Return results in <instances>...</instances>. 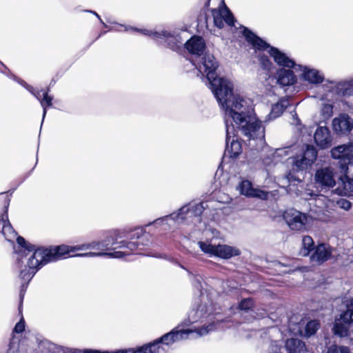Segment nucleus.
<instances>
[{"mask_svg":"<svg viewBox=\"0 0 353 353\" xmlns=\"http://www.w3.org/2000/svg\"><path fill=\"white\" fill-rule=\"evenodd\" d=\"M93 14H94L98 17V19L100 20L101 23H103V21L101 19L100 17L99 16V14L97 12H93Z\"/></svg>","mask_w":353,"mask_h":353,"instance_id":"09e8293b","label":"nucleus"},{"mask_svg":"<svg viewBox=\"0 0 353 353\" xmlns=\"http://www.w3.org/2000/svg\"><path fill=\"white\" fill-rule=\"evenodd\" d=\"M314 248V241L310 236H305L302 239V248L301 250V254L302 256H307L310 252Z\"/></svg>","mask_w":353,"mask_h":353,"instance_id":"f704fd0d","label":"nucleus"},{"mask_svg":"<svg viewBox=\"0 0 353 353\" xmlns=\"http://www.w3.org/2000/svg\"><path fill=\"white\" fill-rule=\"evenodd\" d=\"M315 182L321 188H332L336 184L334 169L324 168L318 170L314 176Z\"/></svg>","mask_w":353,"mask_h":353,"instance_id":"a211bd4d","label":"nucleus"},{"mask_svg":"<svg viewBox=\"0 0 353 353\" xmlns=\"http://www.w3.org/2000/svg\"><path fill=\"white\" fill-rule=\"evenodd\" d=\"M240 193L248 197H256L266 199L268 193L262 190L253 188L252 183L248 180H243L238 185Z\"/></svg>","mask_w":353,"mask_h":353,"instance_id":"412c9836","label":"nucleus"},{"mask_svg":"<svg viewBox=\"0 0 353 353\" xmlns=\"http://www.w3.org/2000/svg\"><path fill=\"white\" fill-rule=\"evenodd\" d=\"M138 244L133 241H125L121 239L119 233L114 236L107 237L100 241H92L82 244L83 250H93L94 252L76 254L75 256L80 257H97L107 256L108 258L120 259L134 250Z\"/></svg>","mask_w":353,"mask_h":353,"instance_id":"f03ea898","label":"nucleus"},{"mask_svg":"<svg viewBox=\"0 0 353 353\" xmlns=\"http://www.w3.org/2000/svg\"><path fill=\"white\" fill-rule=\"evenodd\" d=\"M46 252H49L48 254V259L50 261H54L58 260L60 257L63 256L64 255L68 254H70V256H73L74 255V252L77 251H83L82 244L77 245H61L59 246H56L50 249H45Z\"/></svg>","mask_w":353,"mask_h":353,"instance_id":"f3484780","label":"nucleus"},{"mask_svg":"<svg viewBox=\"0 0 353 353\" xmlns=\"http://www.w3.org/2000/svg\"><path fill=\"white\" fill-rule=\"evenodd\" d=\"M297 71H301L302 78L310 83L319 84L324 80L323 74L316 69L298 65Z\"/></svg>","mask_w":353,"mask_h":353,"instance_id":"b1692460","label":"nucleus"},{"mask_svg":"<svg viewBox=\"0 0 353 353\" xmlns=\"http://www.w3.org/2000/svg\"><path fill=\"white\" fill-rule=\"evenodd\" d=\"M331 248L328 245L322 243L319 244L315 248L314 253L310 257V260L313 263L317 264L326 261L331 256Z\"/></svg>","mask_w":353,"mask_h":353,"instance_id":"a878e982","label":"nucleus"},{"mask_svg":"<svg viewBox=\"0 0 353 353\" xmlns=\"http://www.w3.org/2000/svg\"><path fill=\"white\" fill-rule=\"evenodd\" d=\"M119 28H120L117 29L119 31H122L121 28H124V30H128L126 27H124L123 26H121V25L119 26Z\"/></svg>","mask_w":353,"mask_h":353,"instance_id":"49530a36","label":"nucleus"},{"mask_svg":"<svg viewBox=\"0 0 353 353\" xmlns=\"http://www.w3.org/2000/svg\"><path fill=\"white\" fill-rule=\"evenodd\" d=\"M16 239L17 241L18 244L20 245V248L17 251V263H19L20 262H21L23 263V258L28 256L30 252H32L34 250L35 246L27 243L24 238L21 236H18L17 235Z\"/></svg>","mask_w":353,"mask_h":353,"instance_id":"bb28decb","label":"nucleus"},{"mask_svg":"<svg viewBox=\"0 0 353 353\" xmlns=\"http://www.w3.org/2000/svg\"><path fill=\"white\" fill-rule=\"evenodd\" d=\"M261 62H262V64L263 65V66L266 68H268L270 65V61L266 59H261Z\"/></svg>","mask_w":353,"mask_h":353,"instance_id":"a18cd8bd","label":"nucleus"},{"mask_svg":"<svg viewBox=\"0 0 353 353\" xmlns=\"http://www.w3.org/2000/svg\"><path fill=\"white\" fill-rule=\"evenodd\" d=\"M280 349L281 345L279 344V342H273V343L272 344V351L274 352V353H281Z\"/></svg>","mask_w":353,"mask_h":353,"instance_id":"c03bdc74","label":"nucleus"},{"mask_svg":"<svg viewBox=\"0 0 353 353\" xmlns=\"http://www.w3.org/2000/svg\"><path fill=\"white\" fill-rule=\"evenodd\" d=\"M27 89L40 101L41 106L43 108V121L46 114V108L52 105V97L48 96L47 92L43 93V98L41 99V92L39 91H35L32 87L28 86Z\"/></svg>","mask_w":353,"mask_h":353,"instance_id":"c756f323","label":"nucleus"},{"mask_svg":"<svg viewBox=\"0 0 353 353\" xmlns=\"http://www.w3.org/2000/svg\"><path fill=\"white\" fill-rule=\"evenodd\" d=\"M243 34L246 40L250 43L254 48L259 50L268 49L270 55L274 59V61L280 66L285 68H294L297 71L298 65L294 61L290 59L286 54L280 51L279 49L270 47L266 42L256 36L252 32L244 28Z\"/></svg>","mask_w":353,"mask_h":353,"instance_id":"7ed1b4c3","label":"nucleus"},{"mask_svg":"<svg viewBox=\"0 0 353 353\" xmlns=\"http://www.w3.org/2000/svg\"><path fill=\"white\" fill-rule=\"evenodd\" d=\"M198 245L201 251L210 256L228 259L241 254L238 248L226 244H212L208 241H199Z\"/></svg>","mask_w":353,"mask_h":353,"instance_id":"1a4fd4ad","label":"nucleus"},{"mask_svg":"<svg viewBox=\"0 0 353 353\" xmlns=\"http://www.w3.org/2000/svg\"><path fill=\"white\" fill-rule=\"evenodd\" d=\"M206 206L205 203H190L188 205H184L177 213L174 212L163 219H157L155 221V223L159 224L164 221H173L178 223H181L183 221L189 223L190 219L192 223L199 222L201 221L200 216Z\"/></svg>","mask_w":353,"mask_h":353,"instance_id":"6e6552de","label":"nucleus"},{"mask_svg":"<svg viewBox=\"0 0 353 353\" xmlns=\"http://www.w3.org/2000/svg\"><path fill=\"white\" fill-rule=\"evenodd\" d=\"M285 348L287 353H306L307 351L305 343L294 338L285 341Z\"/></svg>","mask_w":353,"mask_h":353,"instance_id":"cd10ccee","label":"nucleus"},{"mask_svg":"<svg viewBox=\"0 0 353 353\" xmlns=\"http://www.w3.org/2000/svg\"><path fill=\"white\" fill-rule=\"evenodd\" d=\"M1 221L3 223L2 232L8 241H13L17 237V232L14 231L8 220V215L6 212L2 214Z\"/></svg>","mask_w":353,"mask_h":353,"instance_id":"7c9ffc66","label":"nucleus"},{"mask_svg":"<svg viewBox=\"0 0 353 353\" xmlns=\"http://www.w3.org/2000/svg\"><path fill=\"white\" fill-rule=\"evenodd\" d=\"M290 105V102L288 98H282L279 102L275 103L270 113V117L272 119L280 117L285 109Z\"/></svg>","mask_w":353,"mask_h":353,"instance_id":"473e14b6","label":"nucleus"},{"mask_svg":"<svg viewBox=\"0 0 353 353\" xmlns=\"http://www.w3.org/2000/svg\"><path fill=\"white\" fill-rule=\"evenodd\" d=\"M214 25L221 28L223 27L224 22L228 26H234V20L232 14L226 7L212 10Z\"/></svg>","mask_w":353,"mask_h":353,"instance_id":"6ab92c4d","label":"nucleus"},{"mask_svg":"<svg viewBox=\"0 0 353 353\" xmlns=\"http://www.w3.org/2000/svg\"><path fill=\"white\" fill-rule=\"evenodd\" d=\"M319 326L320 323L318 321H310L306 324L304 330L300 332L301 334L305 337L309 338L316 332Z\"/></svg>","mask_w":353,"mask_h":353,"instance_id":"72a5a7b5","label":"nucleus"},{"mask_svg":"<svg viewBox=\"0 0 353 353\" xmlns=\"http://www.w3.org/2000/svg\"><path fill=\"white\" fill-rule=\"evenodd\" d=\"M331 156L335 159H339V164L346 163L352 158L353 154V143H348L333 148L331 151Z\"/></svg>","mask_w":353,"mask_h":353,"instance_id":"aec40b11","label":"nucleus"},{"mask_svg":"<svg viewBox=\"0 0 353 353\" xmlns=\"http://www.w3.org/2000/svg\"><path fill=\"white\" fill-rule=\"evenodd\" d=\"M284 154H288L286 149H277L272 153V156L274 160H276L277 157H281Z\"/></svg>","mask_w":353,"mask_h":353,"instance_id":"37998d69","label":"nucleus"},{"mask_svg":"<svg viewBox=\"0 0 353 353\" xmlns=\"http://www.w3.org/2000/svg\"><path fill=\"white\" fill-rule=\"evenodd\" d=\"M349 327L351 326L348 323L343 321L341 314L340 318L336 319L332 330L335 335L340 337H344L348 335Z\"/></svg>","mask_w":353,"mask_h":353,"instance_id":"2f4dec72","label":"nucleus"},{"mask_svg":"<svg viewBox=\"0 0 353 353\" xmlns=\"http://www.w3.org/2000/svg\"><path fill=\"white\" fill-rule=\"evenodd\" d=\"M339 169L341 173L344 174L345 180L340 177L343 188L336 189V191L340 195L353 194V156L345 163H341Z\"/></svg>","mask_w":353,"mask_h":353,"instance_id":"2eb2a0df","label":"nucleus"},{"mask_svg":"<svg viewBox=\"0 0 353 353\" xmlns=\"http://www.w3.org/2000/svg\"><path fill=\"white\" fill-rule=\"evenodd\" d=\"M192 64L203 76L207 77L208 81L216 77L219 64L212 54L205 53L203 57L193 60Z\"/></svg>","mask_w":353,"mask_h":353,"instance_id":"9b49d317","label":"nucleus"},{"mask_svg":"<svg viewBox=\"0 0 353 353\" xmlns=\"http://www.w3.org/2000/svg\"><path fill=\"white\" fill-rule=\"evenodd\" d=\"M323 88L328 93L325 94V97H323L322 99H328L332 93L339 96L349 97L353 95V79L339 83L330 82L327 84H324Z\"/></svg>","mask_w":353,"mask_h":353,"instance_id":"dca6fc26","label":"nucleus"},{"mask_svg":"<svg viewBox=\"0 0 353 353\" xmlns=\"http://www.w3.org/2000/svg\"><path fill=\"white\" fill-rule=\"evenodd\" d=\"M283 218L292 230L303 231L310 225L311 217L294 209L286 210L283 214Z\"/></svg>","mask_w":353,"mask_h":353,"instance_id":"f8f14e48","label":"nucleus"},{"mask_svg":"<svg viewBox=\"0 0 353 353\" xmlns=\"http://www.w3.org/2000/svg\"><path fill=\"white\" fill-rule=\"evenodd\" d=\"M316 145L321 149L329 148L332 143L330 132L327 127H319L314 135Z\"/></svg>","mask_w":353,"mask_h":353,"instance_id":"393cba45","label":"nucleus"},{"mask_svg":"<svg viewBox=\"0 0 353 353\" xmlns=\"http://www.w3.org/2000/svg\"><path fill=\"white\" fill-rule=\"evenodd\" d=\"M210 88L225 112V120L234 121L250 139L263 140L265 128L256 117L251 101L234 92V84L225 77H215L209 81Z\"/></svg>","mask_w":353,"mask_h":353,"instance_id":"f257e3e1","label":"nucleus"},{"mask_svg":"<svg viewBox=\"0 0 353 353\" xmlns=\"http://www.w3.org/2000/svg\"><path fill=\"white\" fill-rule=\"evenodd\" d=\"M342 319L353 327V299L347 305V310L342 313Z\"/></svg>","mask_w":353,"mask_h":353,"instance_id":"c9c22d12","label":"nucleus"},{"mask_svg":"<svg viewBox=\"0 0 353 353\" xmlns=\"http://www.w3.org/2000/svg\"><path fill=\"white\" fill-rule=\"evenodd\" d=\"M19 340L13 336L9 343L8 349L6 353H19Z\"/></svg>","mask_w":353,"mask_h":353,"instance_id":"58836bf2","label":"nucleus"},{"mask_svg":"<svg viewBox=\"0 0 353 353\" xmlns=\"http://www.w3.org/2000/svg\"><path fill=\"white\" fill-rule=\"evenodd\" d=\"M234 121L230 119L225 120L226 128V147L225 153L230 157L235 158L242 152V146L240 141L235 139V128L233 125Z\"/></svg>","mask_w":353,"mask_h":353,"instance_id":"ddd939ff","label":"nucleus"},{"mask_svg":"<svg viewBox=\"0 0 353 353\" xmlns=\"http://www.w3.org/2000/svg\"><path fill=\"white\" fill-rule=\"evenodd\" d=\"M188 51L195 55V59H199L204 53L206 46L204 39L201 37L194 36L185 43Z\"/></svg>","mask_w":353,"mask_h":353,"instance_id":"4be33fe9","label":"nucleus"},{"mask_svg":"<svg viewBox=\"0 0 353 353\" xmlns=\"http://www.w3.org/2000/svg\"><path fill=\"white\" fill-rule=\"evenodd\" d=\"M340 207L345 210H349L351 208L352 204L346 199H341L338 202Z\"/></svg>","mask_w":353,"mask_h":353,"instance_id":"79ce46f5","label":"nucleus"},{"mask_svg":"<svg viewBox=\"0 0 353 353\" xmlns=\"http://www.w3.org/2000/svg\"><path fill=\"white\" fill-rule=\"evenodd\" d=\"M213 319L212 305V304L208 305L205 302L199 305L196 308H192L188 314V319L181 322V325L194 328V326L201 327L213 323L214 325V328L212 331L213 332L217 329L219 324L218 322H214Z\"/></svg>","mask_w":353,"mask_h":353,"instance_id":"423d86ee","label":"nucleus"},{"mask_svg":"<svg viewBox=\"0 0 353 353\" xmlns=\"http://www.w3.org/2000/svg\"><path fill=\"white\" fill-rule=\"evenodd\" d=\"M134 30L141 32L144 35L150 36L152 39L160 44H166L174 50L179 49L183 43L179 34L175 32L171 33L165 30L159 31H152L146 29Z\"/></svg>","mask_w":353,"mask_h":353,"instance_id":"9d476101","label":"nucleus"},{"mask_svg":"<svg viewBox=\"0 0 353 353\" xmlns=\"http://www.w3.org/2000/svg\"><path fill=\"white\" fill-rule=\"evenodd\" d=\"M180 327H182L181 324L170 332L163 335L161 338L153 342L157 344L158 353H159V343L170 345L174 343L188 339L189 335L193 333H195L198 336H203L211 332L214 328L213 323L208 325H204L201 327L194 326V328L188 329H179Z\"/></svg>","mask_w":353,"mask_h":353,"instance_id":"20e7f679","label":"nucleus"},{"mask_svg":"<svg viewBox=\"0 0 353 353\" xmlns=\"http://www.w3.org/2000/svg\"><path fill=\"white\" fill-rule=\"evenodd\" d=\"M34 252L30 256L23 258V263H18L21 269L20 277L24 281H30L37 271L43 265L50 262L48 259V254L43 248H34Z\"/></svg>","mask_w":353,"mask_h":353,"instance_id":"39448f33","label":"nucleus"},{"mask_svg":"<svg viewBox=\"0 0 353 353\" xmlns=\"http://www.w3.org/2000/svg\"><path fill=\"white\" fill-rule=\"evenodd\" d=\"M23 296V294H20L21 299V303L22 302Z\"/></svg>","mask_w":353,"mask_h":353,"instance_id":"864d4df0","label":"nucleus"},{"mask_svg":"<svg viewBox=\"0 0 353 353\" xmlns=\"http://www.w3.org/2000/svg\"><path fill=\"white\" fill-rule=\"evenodd\" d=\"M281 265H282V264L281 263H279V262L276 263V266L280 267Z\"/></svg>","mask_w":353,"mask_h":353,"instance_id":"3c124183","label":"nucleus"},{"mask_svg":"<svg viewBox=\"0 0 353 353\" xmlns=\"http://www.w3.org/2000/svg\"><path fill=\"white\" fill-rule=\"evenodd\" d=\"M204 299H205V296H204V294L202 293V294H201V301H202V302H203V301H204Z\"/></svg>","mask_w":353,"mask_h":353,"instance_id":"8fccbe9b","label":"nucleus"},{"mask_svg":"<svg viewBox=\"0 0 353 353\" xmlns=\"http://www.w3.org/2000/svg\"><path fill=\"white\" fill-rule=\"evenodd\" d=\"M277 82L283 86L294 84L296 78L294 72L290 70L281 69L277 72Z\"/></svg>","mask_w":353,"mask_h":353,"instance_id":"c85d7f7f","label":"nucleus"},{"mask_svg":"<svg viewBox=\"0 0 353 353\" xmlns=\"http://www.w3.org/2000/svg\"><path fill=\"white\" fill-rule=\"evenodd\" d=\"M316 157V148L313 145H307L303 152L293 159V169L296 170H307L314 163Z\"/></svg>","mask_w":353,"mask_h":353,"instance_id":"4468645a","label":"nucleus"},{"mask_svg":"<svg viewBox=\"0 0 353 353\" xmlns=\"http://www.w3.org/2000/svg\"><path fill=\"white\" fill-rule=\"evenodd\" d=\"M265 310H263V312L260 313V314H257V316L259 317H263L265 316Z\"/></svg>","mask_w":353,"mask_h":353,"instance_id":"de8ad7c7","label":"nucleus"},{"mask_svg":"<svg viewBox=\"0 0 353 353\" xmlns=\"http://www.w3.org/2000/svg\"><path fill=\"white\" fill-rule=\"evenodd\" d=\"M326 353H351L350 349L344 345H332L327 350Z\"/></svg>","mask_w":353,"mask_h":353,"instance_id":"4c0bfd02","label":"nucleus"},{"mask_svg":"<svg viewBox=\"0 0 353 353\" xmlns=\"http://www.w3.org/2000/svg\"><path fill=\"white\" fill-rule=\"evenodd\" d=\"M156 343H151L141 347L122 349L115 351H101L98 350L85 348L77 349L51 345L49 347L51 353H158Z\"/></svg>","mask_w":353,"mask_h":353,"instance_id":"0eeeda50","label":"nucleus"},{"mask_svg":"<svg viewBox=\"0 0 353 353\" xmlns=\"http://www.w3.org/2000/svg\"><path fill=\"white\" fill-rule=\"evenodd\" d=\"M254 307V301L252 299L248 298L243 299L239 304V308L241 310H250Z\"/></svg>","mask_w":353,"mask_h":353,"instance_id":"ea45409f","label":"nucleus"},{"mask_svg":"<svg viewBox=\"0 0 353 353\" xmlns=\"http://www.w3.org/2000/svg\"><path fill=\"white\" fill-rule=\"evenodd\" d=\"M264 163H265V164H267V165H268V164H270V161H268V160H264Z\"/></svg>","mask_w":353,"mask_h":353,"instance_id":"603ef678","label":"nucleus"},{"mask_svg":"<svg viewBox=\"0 0 353 353\" xmlns=\"http://www.w3.org/2000/svg\"><path fill=\"white\" fill-rule=\"evenodd\" d=\"M321 114L324 120L329 119L333 114L332 103H323L321 108Z\"/></svg>","mask_w":353,"mask_h":353,"instance_id":"e433bc0d","label":"nucleus"},{"mask_svg":"<svg viewBox=\"0 0 353 353\" xmlns=\"http://www.w3.org/2000/svg\"><path fill=\"white\" fill-rule=\"evenodd\" d=\"M332 127L337 133L345 134L350 132L353 128V119L347 114H341L333 119Z\"/></svg>","mask_w":353,"mask_h":353,"instance_id":"5701e85b","label":"nucleus"},{"mask_svg":"<svg viewBox=\"0 0 353 353\" xmlns=\"http://www.w3.org/2000/svg\"><path fill=\"white\" fill-rule=\"evenodd\" d=\"M25 330V321L23 318L15 325L13 332L14 333H21Z\"/></svg>","mask_w":353,"mask_h":353,"instance_id":"a19ab883","label":"nucleus"}]
</instances>
